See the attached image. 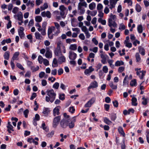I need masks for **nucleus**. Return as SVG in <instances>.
<instances>
[{
	"mask_svg": "<svg viewBox=\"0 0 149 149\" xmlns=\"http://www.w3.org/2000/svg\"><path fill=\"white\" fill-rule=\"evenodd\" d=\"M47 95L45 97L46 101L47 102H50L51 103L53 102L55 99L56 94L54 92L53 89L47 90Z\"/></svg>",
	"mask_w": 149,
	"mask_h": 149,
	"instance_id": "nucleus-1",
	"label": "nucleus"
},
{
	"mask_svg": "<svg viewBox=\"0 0 149 149\" xmlns=\"http://www.w3.org/2000/svg\"><path fill=\"white\" fill-rule=\"evenodd\" d=\"M63 115L64 117L61 120L60 125L61 127L65 129L68 126V123L70 122V116L67 115L66 113H64Z\"/></svg>",
	"mask_w": 149,
	"mask_h": 149,
	"instance_id": "nucleus-2",
	"label": "nucleus"
},
{
	"mask_svg": "<svg viewBox=\"0 0 149 149\" xmlns=\"http://www.w3.org/2000/svg\"><path fill=\"white\" fill-rule=\"evenodd\" d=\"M61 116H56L54 119L53 120L52 126L54 128H56L61 120Z\"/></svg>",
	"mask_w": 149,
	"mask_h": 149,
	"instance_id": "nucleus-3",
	"label": "nucleus"
},
{
	"mask_svg": "<svg viewBox=\"0 0 149 149\" xmlns=\"http://www.w3.org/2000/svg\"><path fill=\"white\" fill-rule=\"evenodd\" d=\"M95 98H92L85 104L84 107L86 108L91 107L92 105L95 102Z\"/></svg>",
	"mask_w": 149,
	"mask_h": 149,
	"instance_id": "nucleus-4",
	"label": "nucleus"
},
{
	"mask_svg": "<svg viewBox=\"0 0 149 149\" xmlns=\"http://www.w3.org/2000/svg\"><path fill=\"white\" fill-rule=\"evenodd\" d=\"M54 53L55 55L58 56H59L62 54L61 50L59 46H57L56 48L54 50Z\"/></svg>",
	"mask_w": 149,
	"mask_h": 149,
	"instance_id": "nucleus-5",
	"label": "nucleus"
},
{
	"mask_svg": "<svg viewBox=\"0 0 149 149\" xmlns=\"http://www.w3.org/2000/svg\"><path fill=\"white\" fill-rule=\"evenodd\" d=\"M61 107L60 106H58L55 108L53 110V113L54 116H55L56 115H58L60 113L59 112L60 109Z\"/></svg>",
	"mask_w": 149,
	"mask_h": 149,
	"instance_id": "nucleus-6",
	"label": "nucleus"
},
{
	"mask_svg": "<svg viewBox=\"0 0 149 149\" xmlns=\"http://www.w3.org/2000/svg\"><path fill=\"white\" fill-rule=\"evenodd\" d=\"M77 54L72 51H70L69 53V58L72 60H74L77 57Z\"/></svg>",
	"mask_w": 149,
	"mask_h": 149,
	"instance_id": "nucleus-7",
	"label": "nucleus"
},
{
	"mask_svg": "<svg viewBox=\"0 0 149 149\" xmlns=\"http://www.w3.org/2000/svg\"><path fill=\"white\" fill-rule=\"evenodd\" d=\"M108 25L110 27L113 26L114 27H117V24L115 21H113L112 18H109L108 20Z\"/></svg>",
	"mask_w": 149,
	"mask_h": 149,
	"instance_id": "nucleus-8",
	"label": "nucleus"
},
{
	"mask_svg": "<svg viewBox=\"0 0 149 149\" xmlns=\"http://www.w3.org/2000/svg\"><path fill=\"white\" fill-rule=\"evenodd\" d=\"M46 52L45 56L47 58H51L52 57V52L49 47H47L46 48Z\"/></svg>",
	"mask_w": 149,
	"mask_h": 149,
	"instance_id": "nucleus-9",
	"label": "nucleus"
},
{
	"mask_svg": "<svg viewBox=\"0 0 149 149\" xmlns=\"http://www.w3.org/2000/svg\"><path fill=\"white\" fill-rule=\"evenodd\" d=\"M58 58V61L60 64H62L63 63L65 62L66 59L65 57L62 54Z\"/></svg>",
	"mask_w": 149,
	"mask_h": 149,
	"instance_id": "nucleus-10",
	"label": "nucleus"
},
{
	"mask_svg": "<svg viewBox=\"0 0 149 149\" xmlns=\"http://www.w3.org/2000/svg\"><path fill=\"white\" fill-rule=\"evenodd\" d=\"M94 70V69L92 68V66L89 67L88 69H86L84 72V74L86 75L89 74L92 72Z\"/></svg>",
	"mask_w": 149,
	"mask_h": 149,
	"instance_id": "nucleus-11",
	"label": "nucleus"
},
{
	"mask_svg": "<svg viewBox=\"0 0 149 149\" xmlns=\"http://www.w3.org/2000/svg\"><path fill=\"white\" fill-rule=\"evenodd\" d=\"M98 86V84L96 81H95L91 83L89 86V88H96Z\"/></svg>",
	"mask_w": 149,
	"mask_h": 149,
	"instance_id": "nucleus-12",
	"label": "nucleus"
},
{
	"mask_svg": "<svg viewBox=\"0 0 149 149\" xmlns=\"http://www.w3.org/2000/svg\"><path fill=\"white\" fill-rule=\"evenodd\" d=\"M138 49L139 52L141 55L144 56L145 55V49L143 47L141 46H139L138 47Z\"/></svg>",
	"mask_w": 149,
	"mask_h": 149,
	"instance_id": "nucleus-13",
	"label": "nucleus"
},
{
	"mask_svg": "<svg viewBox=\"0 0 149 149\" xmlns=\"http://www.w3.org/2000/svg\"><path fill=\"white\" fill-rule=\"evenodd\" d=\"M118 131L120 134L122 135L123 136H125V134L123 130L122 127H119L118 128Z\"/></svg>",
	"mask_w": 149,
	"mask_h": 149,
	"instance_id": "nucleus-14",
	"label": "nucleus"
},
{
	"mask_svg": "<svg viewBox=\"0 0 149 149\" xmlns=\"http://www.w3.org/2000/svg\"><path fill=\"white\" fill-rule=\"evenodd\" d=\"M132 105L133 106H136L137 105V103L136 102L137 100L136 98L133 97L131 99Z\"/></svg>",
	"mask_w": 149,
	"mask_h": 149,
	"instance_id": "nucleus-15",
	"label": "nucleus"
},
{
	"mask_svg": "<svg viewBox=\"0 0 149 149\" xmlns=\"http://www.w3.org/2000/svg\"><path fill=\"white\" fill-rule=\"evenodd\" d=\"M55 27L54 26H52L51 27H49L48 30L47 34H51L53 31L55 30Z\"/></svg>",
	"mask_w": 149,
	"mask_h": 149,
	"instance_id": "nucleus-16",
	"label": "nucleus"
},
{
	"mask_svg": "<svg viewBox=\"0 0 149 149\" xmlns=\"http://www.w3.org/2000/svg\"><path fill=\"white\" fill-rule=\"evenodd\" d=\"M52 65L53 68L56 67L58 66V61L57 59L56 58H54L53 59Z\"/></svg>",
	"mask_w": 149,
	"mask_h": 149,
	"instance_id": "nucleus-17",
	"label": "nucleus"
},
{
	"mask_svg": "<svg viewBox=\"0 0 149 149\" xmlns=\"http://www.w3.org/2000/svg\"><path fill=\"white\" fill-rule=\"evenodd\" d=\"M110 117L111 120L114 121L116 118V114L113 113H111L110 115Z\"/></svg>",
	"mask_w": 149,
	"mask_h": 149,
	"instance_id": "nucleus-18",
	"label": "nucleus"
},
{
	"mask_svg": "<svg viewBox=\"0 0 149 149\" xmlns=\"http://www.w3.org/2000/svg\"><path fill=\"white\" fill-rule=\"evenodd\" d=\"M19 55V52H16L13 54L12 57V59L13 61L17 60V58Z\"/></svg>",
	"mask_w": 149,
	"mask_h": 149,
	"instance_id": "nucleus-19",
	"label": "nucleus"
},
{
	"mask_svg": "<svg viewBox=\"0 0 149 149\" xmlns=\"http://www.w3.org/2000/svg\"><path fill=\"white\" fill-rule=\"evenodd\" d=\"M104 122L107 124L110 125L111 124L112 122L108 118L104 117Z\"/></svg>",
	"mask_w": 149,
	"mask_h": 149,
	"instance_id": "nucleus-20",
	"label": "nucleus"
},
{
	"mask_svg": "<svg viewBox=\"0 0 149 149\" xmlns=\"http://www.w3.org/2000/svg\"><path fill=\"white\" fill-rule=\"evenodd\" d=\"M138 31L139 33H141L143 31V27L142 24H141L138 26L137 27Z\"/></svg>",
	"mask_w": 149,
	"mask_h": 149,
	"instance_id": "nucleus-21",
	"label": "nucleus"
},
{
	"mask_svg": "<svg viewBox=\"0 0 149 149\" xmlns=\"http://www.w3.org/2000/svg\"><path fill=\"white\" fill-rule=\"evenodd\" d=\"M4 58L6 60H8L9 58L10 52L9 51L6 52L4 55Z\"/></svg>",
	"mask_w": 149,
	"mask_h": 149,
	"instance_id": "nucleus-22",
	"label": "nucleus"
},
{
	"mask_svg": "<svg viewBox=\"0 0 149 149\" xmlns=\"http://www.w3.org/2000/svg\"><path fill=\"white\" fill-rule=\"evenodd\" d=\"M77 46L76 44H72L70 46L69 49H70L75 51L77 49Z\"/></svg>",
	"mask_w": 149,
	"mask_h": 149,
	"instance_id": "nucleus-23",
	"label": "nucleus"
},
{
	"mask_svg": "<svg viewBox=\"0 0 149 149\" xmlns=\"http://www.w3.org/2000/svg\"><path fill=\"white\" fill-rule=\"evenodd\" d=\"M35 36L36 39L38 40H40L42 36H41L40 33L38 32H36L35 33Z\"/></svg>",
	"mask_w": 149,
	"mask_h": 149,
	"instance_id": "nucleus-24",
	"label": "nucleus"
},
{
	"mask_svg": "<svg viewBox=\"0 0 149 149\" xmlns=\"http://www.w3.org/2000/svg\"><path fill=\"white\" fill-rule=\"evenodd\" d=\"M109 86L113 89H116L117 88L116 85H114L112 82H110L109 84Z\"/></svg>",
	"mask_w": 149,
	"mask_h": 149,
	"instance_id": "nucleus-25",
	"label": "nucleus"
},
{
	"mask_svg": "<svg viewBox=\"0 0 149 149\" xmlns=\"http://www.w3.org/2000/svg\"><path fill=\"white\" fill-rule=\"evenodd\" d=\"M130 85L132 86H136V79H134L132 80L130 82Z\"/></svg>",
	"mask_w": 149,
	"mask_h": 149,
	"instance_id": "nucleus-26",
	"label": "nucleus"
},
{
	"mask_svg": "<svg viewBox=\"0 0 149 149\" xmlns=\"http://www.w3.org/2000/svg\"><path fill=\"white\" fill-rule=\"evenodd\" d=\"M17 17L18 20H23V14L22 12H20L19 13H18L17 15Z\"/></svg>",
	"mask_w": 149,
	"mask_h": 149,
	"instance_id": "nucleus-27",
	"label": "nucleus"
},
{
	"mask_svg": "<svg viewBox=\"0 0 149 149\" xmlns=\"http://www.w3.org/2000/svg\"><path fill=\"white\" fill-rule=\"evenodd\" d=\"M78 9L80 10L79 12L81 14H82L84 13L85 11L84 8L82 7H80V6H78Z\"/></svg>",
	"mask_w": 149,
	"mask_h": 149,
	"instance_id": "nucleus-28",
	"label": "nucleus"
},
{
	"mask_svg": "<svg viewBox=\"0 0 149 149\" xmlns=\"http://www.w3.org/2000/svg\"><path fill=\"white\" fill-rule=\"evenodd\" d=\"M95 3L94 2H92L89 5V7L91 10H93L95 7Z\"/></svg>",
	"mask_w": 149,
	"mask_h": 149,
	"instance_id": "nucleus-29",
	"label": "nucleus"
},
{
	"mask_svg": "<svg viewBox=\"0 0 149 149\" xmlns=\"http://www.w3.org/2000/svg\"><path fill=\"white\" fill-rule=\"evenodd\" d=\"M35 20L36 22H40L42 21V18L40 16H37L35 17Z\"/></svg>",
	"mask_w": 149,
	"mask_h": 149,
	"instance_id": "nucleus-30",
	"label": "nucleus"
},
{
	"mask_svg": "<svg viewBox=\"0 0 149 149\" xmlns=\"http://www.w3.org/2000/svg\"><path fill=\"white\" fill-rule=\"evenodd\" d=\"M43 130H45V131L47 132L48 131V129L47 128V126H46L44 122H43L42 124L41 127Z\"/></svg>",
	"mask_w": 149,
	"mask_h": 149,
	"instance_id": "nucleus-31",
	"label": "nucleus"
},
{
	"mask_svg": "<svg viewBox=\"0 0 149 149\" xmlns=\"http://www.w3.org/2000/svg\"><path fill=\"white\" fill-rule=\"evenodd\" d=\"M34 1H33L29 0L28 2L26 3V5L27 6H29L30 5H31V6L33 7L34 6Z\"/></svg>",
	"mask_w": 149,
	"mask_h": 149,
	"instance_id": "nucleus-32",
	"label": "nucleus"
},
{
	"mask_svg": "<svg viewBox=\"0 0 149 149\" xmlns=\"http://www.w3.org/2000/svg\"><path fill=\"white\" fill-rule=\"evenodd\" d=\"M124 64V62L122 61H117L115 63V65L116 66H120L121 65H123Z\"/></svg>",
	"mask_w": 149,
	"mask_h": 149,
	"instance_id": "nucleus-33",
	"label": "nucleus"
},
{
	"mask_svg": "<svg viewBox=\"0 0 149 149\" xmlns=\"http://www.w3.org/2000/svg\"><path fill=\"white\" fill-rule=\"evenodd\" d=\"M136 10L138 12H140L141 10V6L138 3L136 4Z\"/></svg>",
	"mask_w": 149,
	"mask_h": 149,
	"instance_id": "nucleus-34",
	"label": "nucleus"
},
{
	"mask_svg": "<svg viewBox=\"0 0 149 149\" xmlns=\"http://www.w3.org/2000/svg\"><path fill=\"white\" fill-rule=\"evenodd\" d=\"M140 72H141L142 74L141 75L139 76V78L141 79H142L143 78L144 76L145 75L146 71L142 70L140 71Z\"/></svg>",
	"mask_w": 149,
	"mask_h": 149,
	"instance_id": "nucleus-35",
	"label": "nucleus"
},
{
	"mask_svg": "<svg viewBox=\"0 0 149 149\" xmlns=\"http://www.w3.org/2000/svg\"><path fill=\"white\" fill-rule=\"evenodd\" d=\"M50 111L48 108H44L43 109V113L45 115H47L49 113Z\"/></svg>",
	"mask_w": 149,
	"mask_h": 149,
	"instance_id": "nucleus-36",
	"label": "nucleus"
},
{
	"mask_svg": "<svg viewBox=\"0 0 149 149\" xmlns=\"http://www.w3.org/2000/svg\"><path fill=\"white\" fill-rule=\"evenodd\" d=\"M31 69L33 72H34L38 70L39 69V68L38 66H37L36 67L34 66H31Z\"/></svg>",
	"mask_w": 149,
	"mask_h": 149,
	"instance_id": "nucleus-37",
	"label": "nucleus"
},
{
	"mask_svg": "<svg viewBox=\"0 0 149 149\" xmlns=\"http://www.w3.org/2000/svg\"><path fill=\"white\" fill-rule=\"evenodd\" d=\"M135 56L136 62H139L140 61L141 58L139 53H137L136 54Z\"/></svg>",
	"mask_w": 149,
	"mask_h": 149,
	"instance_id": "nucleus-38",
	"label": "nucleus"
},
{
	"mask_svg": "<svg viewBox=\"0 0 149 149\" xmlns=\"http://www.w3.org/2000/svg\"><path fill=\"white\" fill-rule=\"evenodd\" d=\"M48 7V6L47 3H45L44 4L43 6L40 7L41 10H43L47 8Z\"/></svg>",
	"mask_w": 149,
	"mask_h": 149,
	"instance_id": "nucleus-39",
	"label": "nucleus"
},
{
	"mask_svg": "<svg viewBox=\"0 0 149 149\" xmlns=\"http://www.w3.org/2000/svg\"><path fill=\"white\" fill-rule=\"evenodd\" d=\"M103 6L100 3H98L97 6V9L99 11L101 10L103 8Z\"/></svg>",
	"mask_w": 149,
	"mask_h": 149,
	"instance_id": "nucleus-40",
	"label": "nucleus"
},
{
	"mask_svg": "<svg viewBox=\"0 0 149 149\" xmlns=\"http://www.w3.org/2000/svg\"><path fill=\"white\" fill-rule=\"evenodd\" d=\"M44 59L42 56L39 55L38 57V60L40 64H42L43 61Z\"/></svg>",
	"mask_w": 149,
	"mask_h": 149,
	"instance_id": "nucleus-41",
	"label": "nucleus"
},
{
	"mask_svg": "<svg viewBox=\"0 0 149 149\" xmlns=\"http://www.w3.org/2000/svg\"><path fill=\"white\" fill-rule=\"evenodd\" d=\"M59 85V84L58 82L55 83L53 86V88L55 89H58Z\"/></svg>",
	"mask_w": 149,
	"mask_h": 149,
	"instance_id": "nucleus-42",
	"label": "nucleus"
},
{
	"mask_svg": "<svg viewBox=\"0 0 149 149\" xmlns=\"http://www.w3.org/2000/svg\"><path fill=\"white\" fill-rule=\"evenodd\" d=\"M65 95L64 94H59V98L60 100H63L65 99Z\"/></svg>",
	"mask_w": 149,
	"mask_h": 149,
	"instance_id": "nucleus-43",
	"label": "nucleus"
},
{
	"mask_svg": "<svg viewBox=\"0 0 149 149\" xmlns=\"http://www.w3.org/2000/svg\"><path fill=\"white\" fill-rule=\"evenodd\" d=\"M16 66L18 68L21 69V70H24V68L19 63H17L16 64Z\"/></svg>",
	"mask_w": 149,
	"mask_h": 149,
	"instance_id": "nucleus-44",
	"label": "nucleus"
},
{
	"mask_svg": "<svg viewBox=\"0 0 149 149\" xmlns=\"http://www.w3.org/2000/svg\"><path fill=\"white\" fill-rule=\"evenodd\" d=\"M19 35L20 38H24V37L25 34L23 31H18Z\"/></svg>",
	"mask_w": 149,
	"mask_h": 149,
	"instance_id": "nucleus-45",
	"label": "nucleus"
},
{
	"mask_svg": "<svg viewBox=\"0 0 149 149\" xmlns=\"http://www.w3.org/2000/svg\"><path fill=\"white\" fill-rule=\"evenodd\" d=\"M74 126V124L72 122H71L70 123H68V126L71 129L73 128Z\"/></svg>",
	"mask_w": 149,
	"mask_h": 149,
	"instance_id": "nucleus-46",
	"label": "nucleus"
},
{
	"mask_svg": "<svg viewBox=\"0 0 149 149\" xmlns=\"http://www.w3.org/2000/svg\"><path fill=\"white\" fill-rule=\"evenodd\" d=\"M29 111L28 109H26L24 111L23 113L25 118H27L28 114L29 113Z\"/></svg>",
	"mask_w": 149,
	"mask_h": 149,
	"instance_id": "nucleus-47",
	"label": "nucleus"
},
{
	"mask_svg": "<svg viewBox=\"0 0 149 149\" xmlns=\"http://www.w3.org/2000/svg\"><path fill=\"white\" fill-rule=\"evenodd\" d=\"M142 99L143 100L142 102V104L144 105H146L148 103L147 100L146 98H145L144 97H143L142 98Z\"/></svg>",
	"mask_w": 149,
	"mask_h": 149,
	"instance_id": "nucleus-48",
	"label": "nucleus"
},
{
	"mask_svg": "<svg viewBox=\"0 0 149 149\" xmlns=\"http://www.w3.org/2000/svg\"><path fill=\"white\" fill-rule=\"evenodd\" d=\"M75 111V109L73 107H70L69 109V111L72 113H74Z\"/></svg>",
	"mask_w": 149,
	"mask_h": 149,
	"instance_id": "nucleus-49",
	"label": "nucleus"
},
{
	"mask_svg": "<svg viewBox=\"0 0 149 149\" xmlns=\"http://www.w3.org/2000/svg\"><path fill=\"white\" fill-rule=\"evenodd\" d=\"M63 69L61 68H60L58 70V75H61L63 73Z\"/></svg>",
	"mask_w": 149,
	"mask_h": 149,
	"instance_id": "nucleus-50",
	"label": "nucleus"
},
{
	"mask_svg": "<svg viewBox=\"0 0 149 149\" xmlns=\"http://www.w3.org/2000/svg\"><path fill=\"white\" fill-rule=\"evenodd\" d=\"M54 134V132L53 131H52L48 133L47 134V137H52Z\"/></svg>",
	"mask_w": 149,
	"mask_h": 149,
	"instance_id": "nucleus-51",
	"label": "nucleus"
},
{
	"mask_svg": "<svg viewBox=\"0 0 149 149\" xmlns=\"http://www.w3.org/2000/svg\"><path fill=\"white\" fill-rule=\"evenodd\" d=\"M125 69V68L123 66L120 67L118 69V72L120 73L123 72Z\"/></svg>",
	"mask_w": 149,
	"mask_h": 149,
	"instance_id": "nucleus-52",
	"label": "nucleus"
},
{
	"mask_svg": "<svg viewBox=\"0 0 149 149\" xmlns=\"http://www.w3.org/2000/svg\"><path fill=\"white\" fill-rule=\"evenodd\" d=\"M125 29V25L123 24H121L120 25V26L119 29L120 30L122 29L124 30Z\"/></svg>",
	"mask_w": 149,
	"mask_h": 149,
	"instance_id": "nucleus-53",
	"label": "nucleus"
},
{
	"mask_svg": "<svg viewBox=\"0 0 149 149\" xmlns=\"http://www.w3.org/2000/svg\"><path fill=\"white\" fill-rule=\"evenodd\" d=\"M43 64L46 66H47L49 65V62L46 59H44L43 61Z\"/></svg>",
	"mask_w": 149,
	"mask_h": 149,
	"instance_id": "nucleus-54",
	"label": "nucleus"
},
{
	"mask_svg": "<svg viewBox=\"0 0 149 149\" xmlns=\"http://www.w3.org/2000/svg\"><path fill=\"white\" fill-rule=\"evenodd\" d=\"M102 70L104 73H107L108 72V69L106 66H104L103 67Z\"/></svg>",
	"mask_w": 149,
	"mask_h": 149,
	"instance_id": "nucleus-55",
	"label": "nucleus"
},
{
	"mask_svg": "<svg viewBox=\"0 0 149 149\" xmlns=\"http://www.w3.org/2000/svg\"><path fill=\"white\" fill-rule=\"evenodd\" d=\"M33 119H35L36 120L38 121L40 119V117L39 115L38 114H36L35 117Z\"/></svg>",
	"mask_w": 149,
	"mask_h": 149,
	"instance_id": "nucleus-56",
	"label": "nucleus"
},
{
	"mask_svg": "<svg viewBox=\"0 0 149 149\" xmlns=\"http://www.w3.org/2000/svg\"><path fill=\"white\" fill-rule=\"evenodd\" d=\"M36 96L37 95L36 93H33L32 94V95L30 98V99L31 100H33L36 97Z\"/></svg>",
	"mask_w": 149,
	"mask_h": 149,
	"instance_id": "nucleus-57",
	"label": "nucleus"
},
{
	"mask_svg": "<svg viewBox=\"0 0 149 149\" xmlns=\"http://www.w3.org/2000/svg\"><path fill=\"white\" fill-rule=\"evenodd\" d=\"M113 103L114 106L115 107H117L118 106V102L116 100H115L113 101Z\"/></svg>",
	"mask_w": 149,
	"mask_h": 149,
	"instance_id": "nucleus-58",
	"label": "nucleus"
},
{
	"mask_svg": "<svg viewBox=\"0 0 149 149\" xmlns=\"http://www.w3.org/2000/svg\"><path fill=\"white\" fill-rule=\"evenodd\" d=\"M18 10V8L15 7H14L12 10V12L14 14H16Z\"/></svg>",
	"mask_w": 149,
	"mask_h": 149,
	"instance_id": "nucleus-59",
	"label": "nucleus"
},
{
	"mask_svg": "<svg viewBox=\"0 0 149 149\" xmlns=\"http://www.w3.org/2000/svg\"><path fill=\"white\" fill-rule=\"evenodd\" d=\"M98 12L99 13L98 15V16L101 18L103 17L104 16V13L101 10H99L98 11Z\"/></svg>",
	"mask_w": 149,
	"mask_h": 149,
	"instance_id": "nucleus-60",
	"label": "nucleus"
},
{
	"mask_svg": "<svg viewBox=\"0 0 149 149\" xmlns=\"http://www.w3.org/2000/svg\"><path fill=\"white\" fill-rule=\"evenodd\" d=\"M110 105L109 104H104V107L106 111H108Z\"/></svg>",
	"mask_w": 149,
	"mask_h": 149,
	"instance_id": "nucleus-61",
	"label": "nucleus"
},
{
	"mask_svg": "<svg viewBox=\"0 0 149 149\" xmlns=\"http://www.w3.org/2000/svg\"><path fill=\"white\" fill-rule=\"evenodd\" d=\"M79 37V38L82 40H84L85 39V36L83 33L80 34Z\"/></svg>",
	"mask_w": 149,
	"mask_h": 149,
	"instance_id": "nucleus-62",
	"label": "nucleus"
},
{
	"mask_svg": "<svg viewBox=\"0 0 149 149\" xmlns=\"http://www.w3.org/2000/svg\"><path fill=\"white\" fill-rule=\"evenodd\" d=\"M46 16L48 18H50L51 17V13L50 12L48 11H47L46 12Z\"/></svg>",
	"mask_w": 149,
	"mask_h": 149,
	"instance_id": "nucleus-63",
	"label": "nucleus"
},
{
	"mask_svg": "<svg viewBox=\"0 0 149 149\" xmlns=\"http://www.w3.org/2000/svg\"><path fill=\"white\" fill-rule=\"evenodd\" d=\"M109 12V8L107 7H106L104 10V12L106 14H108Z\"/></svg>",
	"mask_w": 149,
	"mask_h": 149,
	"instance_id": "nucleus-64",
	"label": "nucleus"
}]
</instances>
